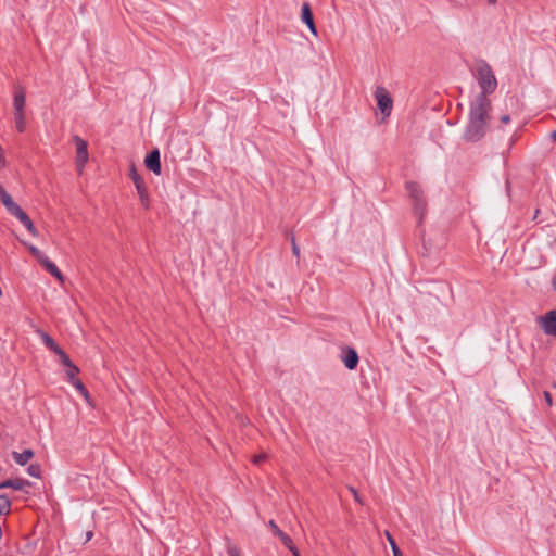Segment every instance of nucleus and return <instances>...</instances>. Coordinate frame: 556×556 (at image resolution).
Wrapping results in <instances>:
<instances>
[{
  "label": "nucleus",
  "instance_id": "10",
  "mask_svg": "<svg viewBox=\"0 0 556 556\" xmlns=\"http://www.w3.org/2000/svg\"><path fill=\"white\" fill-rule=\"evenodd\" d=\"M14 217H16L29 231L30 235L34 237L38 236V231L33 223V220L29 218V216L22 210V207L13 214Z\"/></svg>",
  "mask_w": 556,
  "mask_h": 556
},
{
  "label": "nucleus",
  "instance_id": "37",
  "mask_svg": "<svg viewBox=\"0 0 556 556\" xmlns=\"http://www.w3.org/2000/svg\"><path fill=\"white\" fill-rule=\"evenodd\" d=\"M293 556H301L298 548L291 552Z\"/></svg>",
  "mask_w": 556,
  "mask_h": 556
},
{
  "label": "nucleus",
  "instance_id": "3",
  "mask_svg": "<svg viewBox=\"0 0 556 556\" xmlns=\"http://www.w3.org/2000/svg\"><path fill=\"white\" fill-rule=\"evenodd\" d=\"M375 99L377 101V108L384 117L391 114L393 101L390 92L384 87H377L375 91Z\"/></svg>",
  "mask_w": 556,
  "mask_h": 556
},
{
  "label": "nucleus",
  "instance_id": "29",
  "mask_svg": "<svg viewBox=\"0 0 556 556\" xmlns=\"http://www.w3.org/2000/svg\"><path fill=\"white\" fill-rule=\"evenodd\" d=\"M5 166V157L3 154V150L0 147V170ZM4 191V189L0 186V194Z\"/></svg>",
  "mask_w": 556,
  "mask_h": 556
},
{
  "label": "nucleus",
  "instance_id": "39",
  "mask_svg": "<svg viewBox=\"0 0 556 556\" xmlns=\"http://www.w3.org/2000/svg\"><path fill=\"white\" fill-rule=\"evenodd\" d=\"M354 496H355V500L359 502V496L357 495V493L354 491Z\"/></svg>",
  "mask_w": 556,
  "mask_h": 556
},
{
  "label": "nucleus",
  "instance_id": "22",
  "mask_svg": "<svg viewBox=\"0 0 556 556\" xmlns=\"http://www.w3.org/2000/svg\"><path fill=\"white\" fill-rule=\"evenodd\" d=\"M386 536H387V540L392 548V552H393V556H403L401 549L399 548L395 540L393 539V536L390 534L389 531H386Z\"/></svg>",
  "mask_w": 556,
  "mask_h": 556
},
{
  "label": "nucleus",
  "instance_id": "17",
  "mask_svg": "<svg viewBox=\"0 0 556 556\" xmlns=\"http://www.w3.org/2000/svg\"><path fill=\"white\" fill-rule=\"evenodd\" d=\"M37 333L39 334L42 342L49 350H51L52 352L55 353L60 349V346L55 343V341L47 332H45L42 330H38Z\"/></svg>",
  "mask_w": 556,
  "mask_h": 556
},
{
  "label": "nucleus",
  "instance_id": "20",
  "mask_svg": "<svg viewBox=\"0 0 556 556\" xmlns=\"http://www.w3.org/2000/svg\"><path fill=\"white\" fill-rule=\"evenodd\" d=\"M414 202V210L415 213L418 214L420 217H422L426 213L427 202L425 198L420 200H415Z\"/></svg>",
  "mask_w": 556,
  "mask_h": 556
},
{
  "label": "nucleus",
  "instance_id": "25",
  "mask_svg": "<svg viewBox=\"0 0 556 556\" xmlns=\"http://www.w3.org/2000/svg\"><path fill=\"white\" fill-rule=\"evenodd\" d=\"M79 392L80 394L88 401L89 400V393L87 391V389L85 388V386L83 384V382L80 380H73V382H71Z\"/></svg>",
  "mask_w": 556,
  "mask_h": 556
},
{
  "label": "nucleus",
  "instance_id": "32",
  "mask_svg": "<svg viewBox=\"0 0 556 556\" xmlns=\"http://www.w3.org/2000/svg\"><path fill=\"white\" fill-rule=\"evenodd\" d=\"M292 252L295 256L300 255V248L296 245L294 238H292Z\"/></svg>",
  "mask_w": 556,
  "mask_h": 556
},
{
  "label": "nucleus",
  "instance_id": "15",
  "mask_svg": "<svg viewBox=\"0 0 556 556\" xmlns=\"http://www.w3.org/2000/svg\"><path fill=\"white\" fill-rule=\"evenodd\" d=\"M12 456L18 465L24 466L34 457V452L31 450H25L22 453L13 452Z\"/></svg>",
  "mask_w": 556,
  "mask_h": 556
},
{
  "label": "nucleus",
  "instance_id": "16",
  "mask_svg": "<svg viewBox=\"0 0 556 556\" xmlns=\"http://www.w3.org/2000/svg\"><path fill=\"white\" fill-rule=\"evenodd\" d=\"M406 189L409 193V197L413 201L420 200L424 198V192L421 187L416 182H407Z\"/></svg>",
  "mask_w": 556,
  "mask_h": 556
},
{
  "label": "nucleus",
  "instance_id": "14",
  "mask_svg": "<svg viewBox=\"0 0 556 556\" xmlns=\"http://www.w3.org/2000/svg\"><path fill=\"white\" fill-rule=\"evenodd\" d=\"M27 485H29V482L26 481V480H23V479H9V480L3 481L0 484V489L12 488L14 490H23Z\"/></svg>",
  "mask_w": 556,
  "mask_h": 556
},
{
  "label": "nucleus",
  "instance_id": "24",
  "mask_svg": "<svg viewBox=\"0 0 556 556\" xmlns=\"http://www.w3.org/2000/svg\"><path fill=\"white\" fill-rule=\"evenodd\" d=\"M226 551L228 556H241L239 547L230 541H227Z\"/></svg>",
  "mask_w": 556,
  "mask_h": 556
},
{
  "label": "nucleus",
  "instance_id": "31",
  "mask_svg": "<svg viewBox=\"0 0 556 556\" xmlns=\"http://www.w3.org/2000/svg\"><path fill=\"white\" fill-rule=\"evenodd\" d=\"M544 399H545L546 404L551 407L553 405V400H552L551 393L545 391Z\"/></svg>",
  "mask_w": 556,
  "mask_h": 556
},
{
  "label": "nucleus",
  "instance_id": "4",
  "mask_svg": "<svg viewBox=\"0 0 556 556\" xmlns=\"http://www.w3.org/2000/svg\"><path fill=\"white\" fill-rule=\"evenodd\" d=\"M73 140L76 146V167L78 173L81 174L89 159L88 143L79 136H74Z\"/></svg>",
  "mask_w": 556,
  "mask_h": 556
},
{
  "label": "nucleus",
  "instance_id": "1",
  "mask_svg": "<svg viewBox=\"0 0 556 556\" xmlns=\"http://www.w3.org/2000/svg\"><path fill=\"white\" fill-rule=\"evenodd\" d=\"M491 101L484 94H478L470 104L469 122L465 130V139L479 141L488 130Z\"/></svg>",
  "mask_w": 556,
  "mask_h": 556
},
{
  "label": "nucleus",
  "instance_id": "26",
  "mask_svg": "<svg viewBox=\"0 0 556 556\" xmlns=\"http://www.w3.org/2000/svg\"><path fill=\"white\" fill-rule=\"evenodd\" d=\"M29 252L33 254V256L36 257V260L39 262V264L45 260L47 256L36 247L29 244L28 245Z\"/></svg>",
  "mask_w": 556,
  "mask_h": 556
},
{
  "label": "nucleus",
  "instance_id": "6",
  "mask_svg": "<svg viewBox=\"0 0 556 556\" xmlns=\"http://www.w3.org/2000/svg\"><path fill=\"white\" fill-rule=\"evenodd\" d=\"M268 527L270 528L274 535L278 536L281 541V543L290 551H294L296 547L293 544V541L291 538L286 534L283 531L279 529V527L275 523L274 520H270L268 522Z\"/></svg>",
  "mask_w": 556,
  "mask_h": 556
},
{
  "label": "nucleus",
  "instance_id": "12",
  "mask_svg": "<svg viewBox=\"0 0 556 556\" xmlns=\"http://www.w3.org/2000/svg\"><path fill=\"white\" fill-rule=\"evenodd\" d=\"M40 265L47 270L49 271L53 277H55L61 283L64 282V276L63 274L60 271V269L55 266L54 263H52L48 257H46L45 260H42V262L40 263Z\"/></svg>",
  "mask_w": 556,
  "mask_h": 556
},
{
  "label": "nucleus",
  "instance_id": "5",
  "mask_svg": "<svg viewBox=\"0 0 556 556\" xmlns=\"http://www.w3.org/2000/svg\"><path fill=\"white\" fill-rule=\"evenodd\" d=\"M538 324L540 325L543 332L547 336H556V309L548 311L543 316L538 318Z\"/></svg>",
  "mask_w": 556,
  "mask_h": 556
},
{
  "label": "nucleus",
  "instance_id": "8",
  "mask_svg": "<svg viewBox=\"0 0 556 556\" xmlns=\"http://www.w3.org/2000/svg\"><path fill=\"white\" fill-rule=\"evenodd\" d=\"M144 164L147 168L153 172L155 175L161 174V162H160V151L154 149L150 154L146 156Z\"/></svg>",
  "mask_w": 556,
  "mask_h": 556
},
{
  "label": "nucleus",
  "instance_id": "34",
  "mask_svg": "<svg viewBox=\"0 0 556 556\" xmlns=\"http://www.w3.org/2000/svg\"><path fill=\"white\" fill-rule=\"evenodd\" d=\"M509 121H510V117H509V115H508V114H504V115H502V116H501V122H502L503 124H508V123H509Z\"/></svg>",
  "mask_w": 556,
  "mask_h": 556
},
{
  "label": "nucleus",
  "instance_id": "33",
  "mask_svg": "<svg viewBox=\"0 0 556 556\" xmlns=\"http://www.w3.org/2000/svg\"><path fill=\"white\" fill-rule=\"evenodd\" d=\"M263 459H265V455L264 454H260V455H256L254 458H253V462L255 464H260Z\"/></svg>",
  "mask_w": 556,
  "mask_h": 556
},
{
  "label": "nucleus",
  "instance_id": "30",
  "mask_svg": "<svg viewBox=\"0 0 556 556\" xmlns=\"http://www.w3.org/2000/svg\"><path fill=\"white\" fill-rule=\"evenodd\" d=\"M28 473L33 477H38L39 468L37 466H29L27 469Z\"/></svg>",
  "mask_w": 556,
  "mask_h": 556
},
{
  "label": "nucleus",
  "instance_id": "36",
  "mask_svg": "<svg viewBox=\"0 0 556 556\" xmlns=\"http://www.w3.org/2000/svg\"><path fill=\"white\" fill-rule=\"evenodd\" d=\"M552 286H553V289L556 291V274L554 275V277L552 279Z\"/></svg>",
  "mask_w": 556,
  "mask_h": 556
},
{
  "label": "nucleus",
  "instance_id": "11",
  "mask_svg": "<svg viewBox=\"0 0 556 556\" xmlns=\"http://www.w3.org/2000/svg\"><path fill=\"white\" fill-rule=\"evenodd\" d=\"M342 361L345 365V367L350 370H353L356 368L357 364H358V355H357V352L352 349V348H349L344 351V355L342 357Z\"/></svg>",
  "mask_w": 556,
  "mask_h": 556
},
{
  "label": "nucleus",
  "instance_id": "13",
  "mask_svg": "<svg viewBox=\"0 0 556 556\" xmlns=\"http://www.w3.org/2000/svg\"><path fill=\"white\" fill-rule=\"evenodd\" d=\"M0 200L7 211L12 215L21 208L5 190L0 194Z\"/></svg>",
  "mask_w": 556,
  "mask_h": 556
},
{
  "label": "nucleus",
  "instance_id": "2",
  "mask_svg": "<svg viewBox=\"0 0 556 556\" xmlns=\"http://www.w3.org/2000/svg\"><path fill=\"white\" fill-rule=\"evenodd\" d=\"M477 79L481 88V93L488 98V94L495 91L497 87V80L491 68L486 63H482L477 67Z\"/></svg>",
  "mask_w": 556,
  "mask_h": 556
},
{
  "label": "nucleus",
  "instance_id": "23",
  "mask_svg": "<svg viewBox=\"0 0 556 556\" xmlns=\"http://www.w3.org/2000/svg\"><path fill=\"white\" fill-rule=\"evenodd\" d=\"M129 176H130L131 180L134 181L136 188L139 187V186L144 185L142 178L137 173L135 166H131L130 172H129Z\"/></svg>",
  "mask_w": 556,
  "mask_h": 556
},
{
  "label": "nucleus",
  "instance_id": "7",
  "mask_svg": "<svg viewBox=\"0 0 556 556\" xmlns=\"http://www.w3.org/2000/svg\"><path fill=\"white\" fill-rule=\"evenodd\" d=\"M26 93L25 89L17 86L14 91L13 110L15 113H25Z\"/></svg>",
  "mask_w": 556,
  "mask_h": 556
},
{
  "label": "nucleus",
  "instance_id": "19",
  "mask_svg": "<svg viewBox=\"0 0 556 556\" xmlns=\"http://www.w3.org/2000/svg\"><path fill=\"white\" fill-rule=\"evenodd\" d=\"M15 127L20 132H23L26 128V116L25 113L14 114Z\"/></svg>",
  "mask_w": 556,
  "mask_h": 556
},
{
  "label": "nucleus",
  "instance_id": "35",
  "mask_svg": "<svg viewBox=\"0 0 556 556\" xmlns=\"http://www.w3.org/2000/svg\"><path fill=\"white\" fill-rule=\"evenodd\" d=\"M92 536H93L92 531H87V532L85 533V543H86V542H89V541L92 539Z\"/></svg>",
  "mask_w": 556,
  "mask_h": 556
},
{
  "label": "nucleus",
  "instance_id": "28",
  "mask_svg": "<svg viewBox=\"0 0 556 556\" xmlns=\"http://www.w3.org/2000/svg\"><path fill=\"white\" fill-rule=\"evenodd\" d=\"M66 368H67L66 376H67L70 382H73V380H77L75 377L79 372L78 367H76L74 364H72L71 366H68Z\"/></svg>",
  "mask_w": 556,
  "mask_h": 556
},
{
  "label": "nucleus",
  "instance_id": "9",
  "mask_svg": "<svg viewBox=\"0 0 556 556\" xmlns=\"http://www.w3.org/2000/svg\"><path fill=\"white\" fill-rule=\"evenodd\" d=\"M301 18H302V22L304 24H306V26L308 27L311 33L314 36H317L318 35L317 28L315 26L313 13H312V10H311V7L308 3H304L302 5Z\"/></svg>",
  "mask_w": 556,
  "mask_h": 556
},
{
  "label": "nucleus",
  "instance_id": "18",
  "mask_svg": "<svg viewBox=\"0 0 556 556\" xmlns=\"http://www.w3.org/2000/svg\"><path fill=\"white\" fill-rule=\"evenodd\" d=\"M137 189V192H138V195H139V200L141 202V204L146 207V208H149V194H148V190L146 188L144 185L142 186H139L136 188Z\"/></svg>",
  "mask_w": 556,
  "mask_h": 556
},
{
  "label": "nucleus",
  "instance_id": "21",
  "mask_svg": "<svg viewBox=\"0 0 556 556\" xmlns=\"http://www.w3.org/2000/svg\"><path fill=\"white\" fill-rule=\"evenodd\" d=\"M10 511L11 501L4 495H0V515H8Z\"/></svg>",
  "mask_w": 556,
  "mask_h": 556
},
{
  "label": "nucleus",
  "instance_id": "27",
  "mask_svg": "<svg viewBox=\"0 0 556 556\" xmlns=\"http://www.w3.org/2000/svg\"><path fill=\"white\" fill-rule=\"evenodd\" d=\"M55 354L60 357V361L61 363L65 366V367H68L71 366L73 363L72 361L70 359V357L67 356V354L63 351V349H59Z\"/></svg>",
  "mask_w": 556,
  "mask_h": 556
},
{
  "label": "nucleus",
  "instance_id": "38",
  "mask_svg": "<svg viewBox=\"0 0 556 556\" xmlns=\"http://www.w3.org/2000/svg\"><path fill=\"white\" fill-rule=\"evenodd\" d=\"M551 138L556 141V130H554L552 134H551Z\"/></svg>",
  "mask_w": 556,
  "mask_h": 556
},
{
  "label": "nucleus",
  "instance_id": "40",
  "mask_svg": "<svg viewBox=\"0 0 556 556\" xmlns=\"http://www.w3.org/2000/svg\"><path fill=\"white\" fill-rule=\"evenodd\" d=\"M489 1H490V2H492V3H494V2H495V0H489Z\"/></svg>",
  "mask_w": 556,
  "mask_h": 556
}]
</instances>
